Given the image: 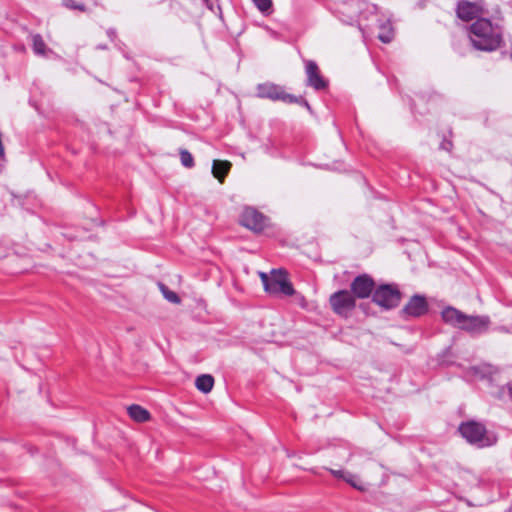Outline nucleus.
<instances>
[{
  "label": "nucleus",
  "mask_w": 512,
  "mask_h": 512,
  "mask_svg": "<svg viewBox=\"0 0 512 512\" xmlns=\"http://www.w3.org/2000/svg\"><path fill=\"white\" fill-rule=\"evenodd\" d=\"M252 2L263 14L272 13V0H252Z\"/></svg>",
  "instance_id": "nucleus-19"
},
{
  "label": "nucleus",
  "mask_w": 512,
  "mask_h": 512,
  "mask_svg": "<svg viewBox=\"0 0 512 512\" xmlns=\"http://www.w3.org/2000/svg\"><path fill=\"white\" fill-rule=\"evenodd\" d=\"M265 291L270 295L283 294L285 296H292L295 294V289L292 283L287 278V272L285 270L271 271V280L266 287Z\"/></svg>",
  "instance_id": "nucleus-5"
},
{
  "label": "nucleus",
  "mask_w": 512,
  "mask_h": 512,
  "mask_svg": "<svg viewBox=\"0 0 512 512\" xmlns=\"http://www.w3.org/2000/svg\"><path fill=\"white\" fill-rule=\"evenodd\" d=\"M378 38L383 43H389L393 39V31L390 27H383V31L378 34Z\"/></svg>",
  "instance_id": "nucleus-22"
},
{
  "label": "nucleus",
  "mask_w": 512,
  "mask_h": 512,
  "mask_svg": "<svg viewBox=\"0 0 512 512\" xmlns=\"http://www.w3.org/2000/svg\"><path fill=\"white\" fill-rule=\"evenodd\" d=\"M470 41L473 47L481 51H494L501 46L502 33L487 18H478L470 28Z\"/></svg>",
  "instance_id": "nucleus-1"
},
{
  "label": "nucleus",
  "mask_w": 512,
  "mask_h": 512,
  "mask_svg": "<svg viewBox=\"0 0 512 512\" xmlns=\"http://www.w3.org/2000/svg\"><path fill=\"white\" fill-rule=\"evenodd\" d=\"M240 223L246 228L259 233L268 225V219L254 208H245L241 214Z\"/></svg>",
  "instance_id": "nucleus-8"
},
{
  "label": "nucleus",
  "mask_w": 512,
  "mask_h": 512,
  "mask_svg": "<svg viewBox=\"0 0 512 512\" xmlns=\"http://www.w3.org/2000/svg\"><path fill=\"white\" fill-rule=\"evenodd\" d=\"M180 160L182 165L186 168H192L194 166V159L192 154L185 149L180 151Z\"/></svg>",
  "instance_id": "nucleus-20"
},
{
  "label": "nucleus",
  "mask_w": 512,
  "mask_h": 512,
  "mask_svg": "<svg viewBox=\"0 0 512 512\" xmlns=\"http://www.w3.org/2000/svg\"><path fill=\"white\" fill-rule=\"evenodd\" d=\"M99 48H101V49H106V46L101 45V46H99Z\"/></svg>",
  "instance_id": "nucleus-29"
},
{
  "label": "nucleus",
  "mask_w": 512,
  "mask_h": 512,
  "mask_svg": "<svg viewBox=\"0 0 512 512\" xmlns=\"http://www.w3.org/2000/svg\"><path fill=\"white\" fill-rule=\"evenodd\" d=\"M456 13L461 20L471 21L485 14L484 3L460 0L457 3Z\"/></svg>",
  "instance_id": "nucleus-9"
},
{
  "label": "nucleus",
  "mask_w": 512,
  "mask_h": 512,
  "mask_svg": "<svg viewBox=\"0 0 512 512\" xmlns=\"http://www.w3.org/2000/svg\"><path fill=\"white\" fill-rule=\"evenodd\" d=\"M352 295L359 299H366L370 297L375 289L374 279L364 273L356 276L350 284Z\"/></svg>",
  "instance_id": "nucleus-7"
},
{
  "label": "nucleus",
  "mask_w": 512,
  "mask_h": 512,
  "mask_svg": "<svg viewBox=\"0 0 512 512\" xmlns=\"http://www.w3.org/2000/svg\"><path fill=\"white\" fill-rule=\"evenodd\" d=\"M33 41V51L35 54L44 56L46 55V52L48 51L46 44L42 38L41 35L36 34L32 37Z\"/></svg>",
  "instance_id": "nucleus-17"
},
{
  "label": "nucleus",
  "mask_w": 512,
  "mask_h": 512,
  "mask_svg": "<svg viewBox=\"0 0 512 512\" xmlns=\"http://www.w3.org/2000/svg\"><path fill=\"white\" fill-rule=\"evenodd\" d=\"M441 316L446 324L461 329L467 315L452 306H447L442 310Z\"/></svg>",
  "instance_id": "nucleus-13"
},
{
  "label": "nucleus",
  "mask_w": 512,
  "mask_h": 512,
  "mask_svg": "<svg viewBox=\"0 0 512 512\" xmlns=\"http://www.w3.org/2000/svg\"><path fill=\"white\" fill-rule=\"evenodd\" d=\"M490 325L488 316H469L467 315L461 330L467 331L470 334H482L486 332Z\"/></svg>",
  "instance_id": "nucleus-12"
},
{
  "label": "nucleus",
  "mask_w": 512,
  "mask_h": 512,
  "mask_svg": "<svg viewBox=\"0 0 512 512\" xmlns=\"http://www.w3.org/2000/svg\"><path fill=\"white\" fill-rule=\"evenodd\" d=\"M257 96L263 99H269L272 101H282L287 104H299L306 107L308 110H311L309 103L302 96H295L293 94L287 93L284 87L266 82L257 85Z\"/></svg>",
  "instance_id": "nucleus-2"
},
{
  "label": "nucleus",
  "mask_w": 512,
  "mask_h": 512,
  "mask_svg": "<svg viewBox=\"0 0 512 512\" xmlns=\"http://www.w3.org/2000/svg\"><path fill=\"white\" fill-rule=\"evenodd\" d=\"M363 4L361 0H350V2L344 6V10L348 12L354 8L359 9Z\"/></svg>",
  "instance_id": "nucleus-23"
},
{
  "label": "nucleus",
  "mask_w": 512,
  "mask_h": 512,
  "mask_svg": "<svg viewBox=\"0 0 512 512\" xmlns=\"http://www.w3.org/2000/svg\"><path fill=\"white\" fill-rule=\"evenodd\" d=\"M305 72L307 76V86L317 91L325 90L328 87V81L321 75L320 69L315 61H305Z\"/></svg>",
  "instance_id": "nucleus-10"
},
{
  "label": "nucleus",
  "mask_w": 512,
  "mask_h": 512,
  "mask_svg": "<svg viewBox=\"0 0 512 512\" xmlns=\"http://www.w3.org/2000/svg\"><path fill=\"white\" fill-rule=\"evenodd\" d=\"M329 471H330V473H331L333 476H335V477H337V478H343V479H345L348 483H351L353 486H355V484H354V483L352 482V480H351L352 475H349V478H346V477L344 476V472H343L342 470H333V469H330Z\"/></svg>",
  "instance_id": "nucleus-24"
},
{
  "label": "nucleus",
  "mask_w": 512,
  "mask_h": 512,
  "mask_svg": "<svg viewBox=\"0 0 512 512\" xmlns=\"http://www.w3.org/2000/svg\"><path fill=\"white\" fill-rule=\"evenodd\" d=\"M230 168L231 163L229 161L214 160L212 166V173L215 178H217L220 182H223Z\"/></svg>",
  "instance_id": "nucleus-15"
},
{
  "label": "nucleus",
  "mask_w": 512,
  "mask_h": 512,
  "mask_svg": "<svg viewBox=\"0 0 512 512\" xmlns=\"http://www.w3.org/2000/svg\"><path fill=\"white\" fill-rule=\"evenodd\" d=\"M127 411L136 422L143 423L150 419V413L140 405L133 404L127 408Z\"/></svg>",
  "instance_id": "nucleus-14"
},
{
  "label": "nucleus",
  "mask_w": 512,
  "mask_h": 512,
  "mask_svg": "<svg viewBox=\"0 0 512 512\" xmlns=\"http://www.w3.org/2000/svg\"><path fill=\"white\" fill-rule=\"evenodd\" d=\"M332 310L338 315H347L356 307V299L348 290H339L329 298Z\"/></svg>",
  "instance_id": "nucleus-6"
},
{
  "label": "nucleus",
  "mask_w": 512,
  "mask_h": 512,
  "mask_svg": "<svg viewBox=\"0 0 512 512\" xmlns=\"http://www.w3.org/2000/svg\"><path fill=\"white\" fill-rule=\"evenodd\" d=\"M63 5L70 10H79L81 12L86 11V7L82 3H78L75 0H63Z\"/></svg>",
  "instance_id": "nucleus-21"
},
{
  "label": "nucleus",
  "mask_w": 512,
  "mask_h": 512,
  "mask_svg": "<svg viewBox=\"0 0 512 512\" xmlns=\"http://www.w3.org/2000/svg\"><path fill=\"white\" fill-rule=\"evenodd\" d=\"M259 277L265 290L271 280V276L269 277L265 272H259Z\"/></svg>",
  "instance_id": "nucleus-25"
},
{
  "label": "nucleus",
  "mask_w": 512,
  "mask_h": 512,
  "mask_svg": "<svg viewBox=\"0 0 512 512\" xmlns=\"http://www.w3.org/2000/svg\"><path fill=\"white\" fill-rule=\"evenodd\" d=\"M116 35H117V33H116V30H115V29H113V28H109V29L107 30V36L110 38V40H112V41H113V40H115Z\"/></svg>",
  "instance_id": "nucleus-27"
},
{
  "label": "nucleus",
  "mask_w": 512,
  "mask_h": 512,
  "mask_svg": "<svg viewBox=\"0 0 512 512\" xmlns=\"http://www.w3.org/2000/svg\"><path fill=\"white\" fill-rule=\"evenodd\" d=\"M196 388L203 393H209L214 385V378L209 374H202L196 378Z\"/></svg>",
  "instance_id": "nucleus-16"
},
{
  "label": "nucleus",
  "mask_w": 512,
  "mask_h": 512,
  "mask_svg": "<svg viewBox=\"0 0 512 512\" xmlns=\"http://www.w3.org/2000/svg\"><path fill=\"white\" fill-rule=\"evenodd\" d=\"M440 148L446 151H450L452 148V142L450 141H443L440 145Z\"/></svg>",
  "instance_id": "nucleus-26"
},
{
  "label": "nucleus",
  "mask_w": 512,
  "mask_h": 512,
  "mask_svg": "<svg viewBox=\"0 0 512 512\" xmlns=\"http://www.w3.org/2000/svg\"><path fill=\"white\" fill-rule=\"evenodd\" d=\"M458 431L468 443L477 447H488L495 442V439L487 433L485 425L474 420L462 422Z\"/></svg>",
  "instance_id": "nucleus-3"
},
{
  "label": "nucleus",
  "mask_w": 512,
  "mask_h": 512,
  "mask_svg": "<svg viewBox=\"0 0 512 512\" xmlns=\"http://www.w3.org/2000/svg\"><path fill=\"white\" fill-rule=\"evenodd\" d=\"M203 3L209 7L210 9L212 8V3H211V0H203Z\"/></svg>",
  "instance_id": "nucleus-28"
},
{
  "label": "nucleus",
  "mask_w": 512,
  "mask_h": 512,
  "mask_svg": "<svg viewBox=\"0 0 512 512\" xmlns=\"http://www.w3.org/2000/svg\"><path fill=\"white\" fill-rule=\"evenodd\" d=\"M429 305L423 295H413L407 304L402 308L401 314L404 317H421L428 312Z\"/></svg>",
  "instance_id": "nucleus-11"
},
{
  "label": "nucleus",
  "mask_w": 512,
  "mask_h": 512,
  "mask_svg": "<svg viewBox=\"0 0 512 512\" xmlns=\"http://www.w3.org/2000/svg\"><path fill=\"white\" fill-rule=\"evenodd\" d=\"M160 290L166 300H168L171 303L179 304L181 302L180 297L175 293L174 291H171L167 286L160 283L159 284Z\"/></svg>",
  "instance_id": "nucleus-18"
},
{
  "label": "nucleus",
  "mask_w": 512,
  "mask_h": 512,
  "mask_svg": "<svg viewBox=\"0 0 512 512\" xmlns=\"http://www.w3.org/2000/svg\"><path fill=\"white\" fill-rule=\"evenodd\" d=\"M372 301L381 308L390 310L400 304L401 292L396 285L382 284L375 287Z\"/></svg>",
  "instance_id": "nucleus-4"
}]
</instances>
